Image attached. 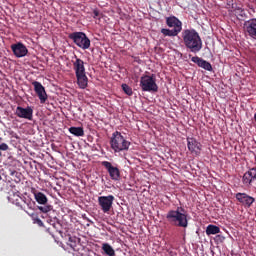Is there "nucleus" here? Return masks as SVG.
Here are the masks:
<instances>
[{"label": "nucleus", "instance_id": "nucleus-1", "mask_svg": "<svg viewBox=\"0 0 256 256\" xmlns=\"http://www.w3.org/2000/svg\"><path fill=\"white\" fill-rule=\"evenodd\" d=\"M182 40L187 51L190 53L197 54L203 49V39H201L199 32L193 28L182 31Z\"/></svg>", "mask_w": 256, "mask_h": 256}, {"label": "nucleus", "instance_id": "nucleus-2", "mask_svg": "<svg viewBox=\"0 0 256 256\" xmlns=\"http://www.w3.org/2000/svg\"><path fill=\"white\" fill-rule=\"evenodd\" d=\"M189 214L183 207H177L175 210H169L166 213L167 222L173 227L187 229L189 227Z\"/></svg>", "mask_w": 256, "mask_h": 256}, {"label": "nucleus", "instance_id": "nucleus-3", "mask_svg": "<svg viewBox=\"0 0 256 256\" xmlns=\"http://www.w3.org/2000/svg\"><path fill=\"white\" fill-rule=\"evenodd\" d=\"M166 25L173 29L162 28L160 33H162L164 37H177V35L183 31V22L175 16L166 17Z\"/></svg>", "mask_w": 256, "mask_h": 256}, {"label": "nucleus", "instance_id": "nucleus-4", "mask_svg": "<svg viewBox=\"0 0 256 256\" xmlns=\"http://www.w3.org/2000/svg\"><path fill=\"white\" fill-rule=\"evenodd\" d=\"M110 147L114 153H121V151H129L131 142L125 139L121 132L115 131L110 139Z\"/></svg>", "mask_w": 256, "mask_h": 256}, {"label": "nucleus", "instance_id": "nucleus-5", "mask_svg": "<svg viewBox=\"0 0 256 256\" xmlns=\"http://www.w3.org/2000/svg\"><path fill=\"white\" fill-rule=\"evenodd\" d=\"M140 88L142 91L148 93H157V91H159V86L157 85L155 74L141 76Z\"/></svg>", "mask_w": 256, "mask_h": 256}, {"label": "nucleus", "instance_id": "nucleus-6", "mask_svg": "<svg viewBox=\"0 0 256 256\" xmlns=\"http://www.w3.org/2000/svg\"><path fill=\"white\" fill-rule=\"evenodd\" d=\"M68 37L77 47H80V49L87 50L91 47V40L87 37L85 32H73L70 33Z\"/></svg>", "mask_w": 256, "mask_h": 256}, {"label": "nucleus", "instance_id": "nucleus-7", "mask_svg": "<svg viewBox=\"0 0 256 256\" xmlns=\"http://www.w3.org/2000/svg\"><path fill=\"white\" fill-rule=\"evenodd\" d=\"M102 167L106 169L107 173L109 174L110 179L112 181H120L121 180V170H119V166L117 164H113L109 161H102Z\"/></svg>", "mask_w": 256, "mask_h": 256}, {"label": "nucleus", "instance_id": "nucleus-8", "mask_svg": "<svg viewBox=\"0 0 256 256\" xmlns=\"http://www.w3.org/2000/svg\"><path fill=\"white\" fill-rule=\"evenodd\" d=\"M113 201H115V196L113 195L98 197V205L103 213H109L113 209Z\"/></svg>", "mask_w": 256, "mask_h": 256}, {"label": "nucleus", "instance_id": "nucleus-9", "mask_svg": "<svg viewBox=\"0 0 256 256\" xmlns=\"http://www.w3.org/2000/svg\"><path fill=\"white\" fill-rule=\"evenodd\" d=\"M187 148L192 155L199 156L201 155V149H203V145L201 144V142L197 141V139L193 137H188Z\"/></svg>", "mask_w": 256, "mask_h": 256}, {"label": "nucleus", "instance_id": "nucleus-10", "mask_svg": "<svg viewBox=\"0 0 256 256\" xmlns=\"http://www.w3.org/2000/svg\"><path fill=\"white\" fill-rule=\"evenodd\" d=\"M235 199L240 203V205H243V207H246L247 209L255 203V198L249 196L247 193L238 192L235 194Z\"/></svg>", "mask_w": 256, "mask_h": 256}, {"label": "nucleus", "instance_id": "nucleus-11", "mask_svg": "<svg viewBox=\"0 0 256 256\" xmlns=\"http://www.w3.org/2000/svg\"><path fill=\"white\" fill-rule=\"evenodd\" d=\"M12 53L17 57V59H21V57H27V53L29 50L27 46L21 42H17L16 44L11 45Z\"/></svg>", "mask_w": 256, "mask_h": 256}, {"label": "nucleus", "instance_id": "nucleus-12", "mask_svg": "<svg viewBox=\"0 0 256 256\" xmlns=\"http://www.w3.org/2000/svg\"><path fill=\"white\" fill-rule=\"evenodd\" d=\"M15 115L18 116L20 119H27L28 121H33V108H31V106H28L26 108L17 106Z\"/></svg>", "mask_w": 256, "mask_h": 256}, {"label": "nucleus", "instance_id": "nucleus-13", "mask_svg": "<svg viewBox=\"0 0 256 256\" xmlns=\"http://www.w3.org/2000/svg\"><path fill=\"white\" fill-rule=\"evenodd\" d=\"M32 85L34 87V91L36 95L38 96V99L40 100V103H46L47 101V92L45 91V87L41 82L34 81L32 82Z\"/></svg>", "mask_w": 256, "mask_h": 256}, {"label": "nucleus", "instance_id": "nucleus-14", "mask_svg": "<svg viewBox=\"0 0 256 256\" xmlns=\"http://www.w3.org/2000/svg\"><path fill=\"white\" fill-rule=\"evenodd\" d=\"M75 61L73 63V69L75 71V75H81L85 73V62L78 58L77 55L74 56Z\"/></svg>", "mask_w": 256, "mask_h": 256}, {"label": "nucleus", "instance_id": "nucleus-15", "mask_svg": "<svg viewBox=\"0 0 256 256\" xmlns=\"http://www.w3.org/2000/svg\"><path fill=\"white\" fill-rule=\"evenodd\" d=\"M192 63H196L198 67L205 69V71H213V66L207 60L199 58V56H193L191 58Z\"/></svg>", "mask_w": 256, "mask_h": 256}, {"label": "nucleus", "instance_id": "nucleus-16", "mask_svg": "<svg viewBox=\"0 0 256 256\" xmlns=\"http://www.w3.org/2000/svg\"><path fill=\"white\" fill-rule=\"evenodd\" d=\"M253 181H256V167L249 169L244 173L242 183L244 185H251Z\"/></svg>", "mask_w": 256, "mask_h": 256}, {"label": "nucleus", "instance_id": "nucleus-17", "mask_svg": "<svg viewBox=\"0 0 256 256\" xmlns=\"http://www.w3.org/2000/svg\"><path fill=\"white\" fill-rule=\"evenodd\" d=\"M8 201L16 207H19L23 203V196H21L20 191H10L8 196Z\"/></svg>", "mask_w": 256, "mask_h": 256}, {"label": "nucleus", "instance_id": "nucleus-18", "mask_svg": "<svg viewBox=\"0 0 256 256\" xmlns=\"http://www.w3.org/2000/svg\"><path fill=\"white\" fill-rule=\"evenodd\" d=\"M245 29L248 35L256 40V18H252L245 22Z\"/></svg>", "mask_w": 256, "mask_h": 256}, {"label": "nucleus", "instance_id": "nucleus-19", "mask_svg": "<svg viewBox=\"0 0 256 256\" xmlns=\"http://www.w3.org/2000/svg\"><path fill=\"white\" fill-rule=\"evenodd\" d=\"M18 207L27 213V209L33 210L35 208V201L31 197H22V203Z\"/></svg>", "mask_w": 256, "mask_h": 256}, {"label": "nucleus", "instance_id": "nucleus-20", "mask_svg": "<svg viewBox=\"0 0 256 256\" xmlns=\"http://www.w3.org/2000/svg\"><path fill=\"white\" fill-rule=\"evenodd\" d=\"M76 78L80 89H87V85L89 83V78H87V74H76Z\"/></svg>", "mask_w": 256, "mask_h": 256}, {"label": "nucleus", "instance_id": "nucleus-21", "mask_svg": "<svg viewBox=\"0 0 256 256\" xmlns=\"http://www.w3.org/2000/svg\"><path fill=\"white\" fill-rule=\"evenodd\" d=\"M35 200L39 203V205H47V196L43 194V192L34 193Z\"/></svg>", "mask_w": 256, "mask_h": 256}, {"label": "nucleus", "instance_id": "nucleus-22", "mask_svg": "<svg viewBox=\"0 0 256 256\" xmlns=\"http://www.w3.org/2000/svg\"><path fill=\"white\" fill-rule=\"evenodd\" d=\"M102 251L105 253V255L115 256V249H113V246L109 243L102 244Z\"/></svg>", "mask_w": 256, "mask_h": 256}, {"label": "nucleus", "instance_id": "nucleus-23", "mask_svg": "<svg viewBox=\"0 0 256 256\" xmlns=\"http://www.w3.org/2000/svg\"><path fill=\"white\" fill-rule=\"evenodd\" d=\"M219 233H221V228L213 224L208 225L206 228V235H217Z\"/></svg>", "mask_w": 256, "mask_h": 256}, {"label": "nucleus", "instance_id": "nucleus-24", "mask_svg": "<svg viewBox=\"0 0 256 256\" xmlns=\"http://www.w3.org/2000/svg\"><path fill=\"white\" fill-rule=\"evenodd\" d=\"M69 132L72 135H75V137H83V135H85V130H83V127H70Z\"/></svg>", "mask_w": 256, "mask_h": 256}, {"label": "nucleus", "instance_id": "nucleus-25", "mask_svg": "<svg viewBox=\"0 0 256 256\" xmlns=\"http://www.w3.org/2000/svg\"><path fill=\"white\" fill-rule=\"evenodd\" d=\"M31 217L34 225H38V227H45V224H43V221L37 217V215L31 214Z\"/></svg>", "mask_w": 256, "mask_h": 256}, {"label": "nucleus", "instance_id": "nucleus-26", "mask_svg": "<svg viewBox=\"0 0 256 256\" xmlns=\"http://www.w3.org/2000/svg\"><path fill=\"white\" fill-rule=\"evenodd\" d=\"M122 90L129 97H131V95H133V88H131V86H129L127 84H122Z\"/></svg>", "mask_w": 256, "mask_h": 256}, {"label": "nucleus", "instance_id": "nucleus-27", "mask_svg": "<svg viewBox=\"0 0 256 256\" xmlns=\"http://www.w3.org/2000/svg\"><path fill=\"white\" fill-rule=\"evenodd\" d=\"M38 209L42 213H49V211H51L53 209V206H51V205L39 206Z\"/></svg>", "mask_w": 256, "mask_h": 256}, {"label": "nucleus", "instance_id": "nucleus-28", "mask_svg": "<svg viewBox=\"0 0 256 256\" xmlns=\"http://www.w3.org/2000/svg\"><path fill=\"white\" fill-rule=\"evenodd\" d=\"M1 151H9V145L7 143L0 144V157H3Z\"/></svg>", "mask_w": 256, "mask_h": 256}, {"label": "nucleus", "instance_id": "nucleus-29", "mask_svg": "<svg viewBox=\"0 0 256 256\" xmlns=\"http://www.w3.org/2000/svg\"><path fill=\"white\" fill-rule=\"evenodd\" d=\"M215 241H219L220 243H223L225 241V237L222 235H217L215 237Z\"/></svg>", "mask_w": 256, "mask_h": 256}, {"label": "nucleus", "instance_id": "nucleus-30", "mask_svg": "<svg viewBox=\"0 0 256 256\" xmlns=\"http://www.w3.org/2000/svg\"><path fill=\"white\" fill-rule=\"evenodd\" d=\"M93 18L94 19H97V17H99V15H101V13L99 12V10H97V9H95V10H93Z\"/></svg>", "mask_w": 256, "mask_h": 256}, {"label": "nucleus", "instance_id": "nucleus-31", "mask_svg": "<svg viewBox=\"0 0 256 256\" xmlns=\"http://www.w3.org/2000/svg\"><path fill=\"white\" fill-rule=\"evenodd\" d=\"M12 137H15V139H19V136L17 134H13Z\"/></svg>", "mask_w": 256, "mask_h": 256}, {"label": "nucleus", "instance_id": "nucleus-32", "mask_svg": "<svg viewBox=\"0 0 256 256\" xmlns=\"http://www.w3.org/2000/svg\"><path fill=\"white\" fill-rule=\"evenodd\" d=\"M1 179H3V177H2L1 174H0V181H1Z\"/></svg>", "mask_w": 256, "mask_h": 256}, {"label": "nucleus", "instance_id": "nucleus-33", "mask_svg": "<svg viewBox=\"0 0 256 256\" xmlns=\"http://www.w3.org/2000/svg\"><path fill=\"white\" fill-rule=\"evenodd\" d=\"M254 1V3L256 4V0H253Z\"/></svg>", "mask_w": 256, "mask_h": 256}, {"label": "nucleus", "instance_id": "nucleus-34", "mask_svg": "<svg viewBox=\"0 0 256 256\" xmlns=\"http://www.w3.org/2000/svg\"><path fill=\"white\" fill-rule=\"evenodd\" d=\"M28 215H31V214H29V212H26Z\"/></svg>", "mask_w": 256, "mask_h": 256}, {"label": "nucleus", "instance_id": "nucleus-35", "mask_svg": "<svg viewBox=\"0 0 256 256\" xmlns=\"http://www.w3.org/2000/svg\"><path fill=\"white\" fill-rule=\"evenodd\" d=\"M48 233H49V228L47 229Z\"/></svg>", "mask_w": 256, "mask_h": 256}]
</instances>
